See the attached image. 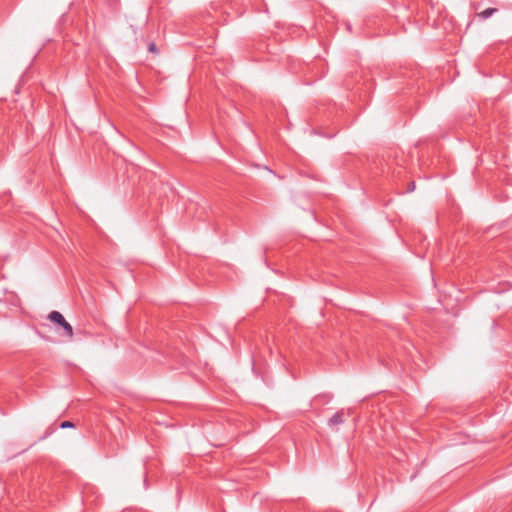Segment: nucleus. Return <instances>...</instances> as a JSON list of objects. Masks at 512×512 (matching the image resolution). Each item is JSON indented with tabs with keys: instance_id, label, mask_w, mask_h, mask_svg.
I'll return each instance as SVG.
<instances>
[{
	"instance_id": "5",
	"label": "nucleus",
	"mask_w": 512,
	"mask_h": 512,
	"mask_svg": "<svg viewBox=\"0 0 512 512\" xmlns=\"http://www.w3.org/2000/svg\"><path fill=\"white\" fill-rule=\"evenodd\" d=\"M148 50L152 53H157L158 51L155 43H150L148 46Z\"/></svg>"
},
{
	"instance_id": "6",
	"label": "nucleus",
	"mask_w": 512,
	"mask_h": 512,
	"mask_svg": "<svg viewBox=\"0 0 512 512\" xmlns=\"http://www.w3.org/2000/svg\"><path fill=\"white\" fill-rule=\"evenodd\" d=\"M415 190V182H411L409 183L408 187H407V192H413Z\"/></svg>"
},
{
	"instance_id": "3",
	"label": "nucleus",
	"mask_w": 512,
	"mask_h": 512,
	"mask_svg": "<svg viewBox=\"0 0 512 512\" xmlns=\"http://www.w3.org/2000/svg\"><path fill=\"white\" fill-rule=\"evenodd\" d=\"M496 11H497L496 8H487L479 14V17L482 19H487V18L491 17Z\"/></svg>"
},
{
	"instance_id": "2",
	"label": "nucleus",
	"mask_w": 512,
	"mask_h": 512,
	"mask_svg": "<svg viewBox=\"0 0 512 512\" xmlns=\"http://www.w3.org/2000/svg\"><path fill=\"white\" fill-rule=\"evenodd\" d=\"M345 412L343 409L337 411L329 420L328 426L330 428L337 427L345 422Z\"/></svg>"
},
{
	"instance_id": "1",
	"label": "nucleus",
	"mask_w": 512,
	"mask_h": 512,
	"mask_svg": "<svg viewBox=\"0 0 512 512\" xmlns=\"http://www.w3.org/2000/svg\"><path fill=\"white\" fill-rule=\"evenodd\" d=\"M50 321L55 324L61 326L63 328V335L72 338L73 337V328L72 326L65 320L64 316L59 311H52L48 314L47 317Z\"/></svg>"
},
{
	"instance_id": "4",
	"label": "nucleus",
	"mask_w": 512,
	"mask_h": 512,
	"mask_svg": "<svg viewBox=\"0 0 512 512\" xmlns=\"http://www.w3.org/2000/svg\"><path fill=\"white\" fill-rule=\"evenodd\" d=\"M61 429H65V428H73L74 427V423L71 422V421H63L60 426H59Z\"/></svg>"
}]
</instances>
